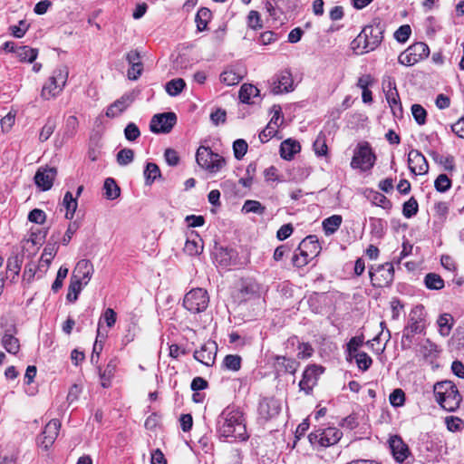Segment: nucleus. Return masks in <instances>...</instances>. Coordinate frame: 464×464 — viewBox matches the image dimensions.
<instances>
[{"label": "nucleus", "mask_w": 464, "mask_h": 464, "mask_svg": "<svg viewBox=\"0 0 464 464\" xmlns=\"http://www.w3.org/2000/svg\"><path fill=\"white\" fill-rule=\"evenodd\" d=\"M384 24L381 18L375 17L372 23L365 25L361 33L353 40V50L359 54H363L375 50L382 42Z\"/></svg>", "instance_id": "f257e3e1"}, {"label": "nucleus", "mask_w": 464, "mask_h": 464, "mask_svg": "<svg viewBox=\"0 0 464 464\" xmlns=\"http://www.w3.org/2000/svg\"><path fill=\"white\" fill-rule=\"evenodd\" d=\"M218 430L221 436L245 440L247 439L243 414L234 408L225 409L218 418Z\"/></svg>", "instance_id": "f03ea898"}, {"label": "nucleus", "mask_w": 464, "mask_h": 464, "mask_svg": "<svg viewBox=\"0 0 464 464\" xmlns=\"http://www.w3.org/2000/svg\"><path fill=\"white\" fill-rule=\"evenodd\" d=\"M433 392L437 402L447 411H454L459 408L461 396L452 382H437L434 385Z\"/></svg>", "instance_id": "7ed1b4c3"}, {"label": "nucleus", "mask_w": 464, "mask_h": 464, "mask_svg": "<svg viewBox=\"0 0 464 464\" xmlns=\"http://www.w3.org/2000/svg\"><path fill=\"white\" fill-rule=\"evenodd\" d=\"M425 329V314L422 305H417L411 310L409 321L402 331L401 347L411 348L413 342V335L421 334Z\"/></svg>", "instance_id": "20e7f679"}, {"label": "nucleus", "mask_w": 464, "mask_h": 464, "mask_svg": "<svg viewBox=\"0 0 464 464\" xmlns=\"http://www.w3.org/2000/svg\"><path fill=\"white\" fill-rule=\"evenodd\" d=\"M69 71L66 66H60L53 70L42 88L41 97L46 101L57 97L65 87Z\"/></svg>", "instance_id": "39448f33"}, {"label": "nucleus", "mask_w": 464, "mask_h": 464, "mask_svg": "<svg viewBox=\"0 0 464 464\" xmlns=\"http://www.w3.org/2000/svg\"><path fill=\"white\" fill-rule=\"evenodd\" d=\"M376 161V155L368 141H360L353 150L351 168L368 171L372 169Z\"/></svg>", "instance_id": "423d86ee"}, {"label": "nucleus", "mask_w": 464, "mask_h": 464, "mask_svg": "<svg viewBox=\"0 0 464 464\" xmlns=\"http://www.w3.org/2000/svg\"><path fill=\"white\" fill-rule=\"evenodd\" d=\"M196 161L199 167L210 173L218 172L226 164L223 157L214 153L209 147L200 146L196 153Z\"/></svg>", "instance_id": "0eeeda50"}, {"label": "nucleus", "mask_w": 464, "mask_h": 464, "mask_svg": "<svg viewBox=\"0 0 464 464\" xmlns=\"http://www.w3.org/2000/svg\"><path fill=\"white\" fill-rule=\"evenodd\" d=\"M209 304V296L207 290L197 287L188 291L183 299V306L191 314L204 312Z\"/></svg>", "instance_id": "6e6552de"}, {"label": "nucleus", "mask_w": 464, "mask_h": 464, "mask_svg": "<svg viewBox=\"0 0 464 464\" xmlns=\"http://www.w3.org/2000/svg\"><path fill=\"white\" fill-rule=\"evenodd\" d=\"M343 432L335 427H328L311 432L308 436L310 443L314 447H330L336 444L342 438Z\"/></svg>", "instance_id": "1a4fd4ad"}, {"label": "nucleus", "mask_w": 464, "mask_h": 464, "mask_svg": "<svg viewBox=\"0 0 464 464\" xmlns=\"http://www.w3.org/2000/svg\"><path fill=\"white\" fill-rule=\"evenodd\" d=\"M429 54V46L422 42H417L399 55L398 62L402 65L411 66L427 58Z\"/></svg>", "instance_id": "9d476101"}, {"label": "nucleus", "mask_w": 464, "mask_h": 464, "mask_svg": "<svg viewBox=\"0 0 464 464\" xmlns=\"http://www.w3.org/2000/svg\"><path fill=\"white\" fill-rule=\"evenodd\" d=\"M268 82L269 92L274 95L288 93L295 90L293 76L289 70L275 74Z\"/></svg>", "instance_id": "9b49d317"}, {"label": "nucleus", "mask_w": 464, "mask_h": 464, "mask_svg": "<svg viewBox=\"0 0 464 464\" xmlns=\"http://www.w3.org/2000/svg\"><path fill=\"white\" fill-rule=\"evenodd\" d=\"M372 285L374 287H387L394 279V268L392 263H385L377 266L374 272L369 271Z\"/></svg>", "instance_id": "f8f14e48"}, {"label": "nucleus", "mask_w": 464, "mask_h": 464, "mask_svg": "<svg viewBox=\"0 0 464 464\" xmlns=\"http://www.w3.org/2000/svg\"><path fill=\"white\" fill-rule=\"evenodd\" d=\"M177 122L174 112L155 114L150 121V129L153 133H169Z\"/></svg>", "instance_id": "ddd939ff"}, {"label": "nucleus", "mask_w": 464, "mask_h": 464, "mask_svg": "<svg viewBox=\"0 0 464 464\" xmlns=\"http://www.w3.org/2000/svg\"><path fill=\"white\" fill-rule=\"evenodd\" d=\"M382 85L385 98L392 111L393 115L396 117H401L402 114V106L396 87L395 80L389 77L386 81L383 82Z\"/></svg>", "instance_id": "4468645a"}, {"label": "nucleus", "mask_w": 464, "mask_h": 464, "mask_svg": "<svg viewBox=\"0 0 464 464\" xmlns=\"http://www.w3.org/2000/svg\"><path fill=\"white\" fill-rule=\"evenodd\" d=\"M218 352V345L214 341H208L199 350L194 352L193 357L195 360L206 366H212L215 363Z\"/></svg>", "instance_id": "2eb2a0df"}, {"label": "nucleus", "mask_w": 464, "mask_h": 464, "mask_svg": "<svg viewBox=\"0 0 464 464\" xmlns=\"http://www.w3.org/2000/svg\"><path fill=\"white\" fill-rule=\"evenodd\" d=\"M17 329L14 324L5 325L1 343L7 353L16 354L20 351V342L15 337Z\"/></svg>", "instance_id": "dca6fc26"}, {"label": "nucleus", "mask_w": 464, "mask_h": 464, "mask_svg": "<svg viewBox=\"0 0 464 464\" xmlns=\"http://www.w3.org/2000/svg\"><path fill=\"white\" fill-rule=\"evenodd\" d=\"M408 165L411 172L414 175H424L429 171V164L426 158L417 150H410Z\"/></svg>", "instance_id": "f3484780"}, {"label": "nucleus", "mask_w": 464, "mask_h": 464, "mask_svg": "<svg viewBox=\"0 0 464 464\" xmlns=\"http://www.w3.org/2000/svg\"><path fill=\"white\" fill-rule=\"evenodd\" d=\"M271 119L268 124L263 129V136L272 139L276 136L279 126L283 123L282 108L278 104L273 105L270 111Z\"/></svg>", "instance_id": "a211bd4d"}, {"label": "nucleus", "mask_w": 464, "mask_h": 464, "mask_svg": "<svg viewBox=\"0 0 464 464\" xmlns=\"http://www.w3.org/2000/svg\"><path fill=\"white\" fill-rule=\"evenodd\" d=\"M61 428V422L56 420H51L44 427L42 436L39 440L40 446L44 450H48L55 441L59 430Z\"/></svg>", "instance_id": "6ab92c4d"}, {"label": "nucleus", "mask_w": 464, "mask_h": 464, "mask_svg": "<svg viewBox=\"0 0 464 464\" xmlns=\"http://www.w3.org/2000/svg\"><path fill=\"white\" fill-rule=\"evenodd\" d=\"M134 102V96L131 93H124L110 106L107 107L105 115L108 118H116L124 112Z\"/></svg>", "instance_id": "aec40b11"}, {"label": "nucleus", "mask_w": 464, "mask_h": 464, "mask_svg": "<svg viewBox=\"0 0 464 464\" xmlns=\"http://www.w3.org/2000/svg\"><path fill=\"white\" fill-rule=\"evenodd\" d=\"M389 446L396 461L402 463L410 455L409 447L398 435L391 436Z\"/></svg>", "instance_id": "412c9836"}, {"label": "nucleus", "mask_w": 464, "mask_h": 464, "mask_svg": "<svg viewBox=\"0 0 464 464\" xmlns=\"http://www.w3.org/2000/svg\"><path fill=\"white\" fill-rule=\"evenodd\" d=\"M56 174L55 168L39 169L35 173L34 182L43 191H47L52 188Z\"/></svg>", "instance_id": "4be33fe9"}, {"label": "nucleus", "mask_w": 464, "mask_h": 464, "mask_svg": "<svg viewBox=\"0 0 464 464\" xmlns=\"http://www.w3.org/2000/svg\"><path fill=\"white\" fill-rule=\"evenodd\" d=\"M296 251L304 253V256L314 258L318 256L321 251V246L316 236H308L301 241Z\"/></svg>", "instance_id": "5701e85b"}, {"label": "nucleus", "mask_w": 464, "mask_h": 464, "mask_svg": "<svg viewBox=\"0 0 464 464\" xmlns=\"http://www.w3.org/2000/svg\"><path fill=\"white\" fill-rule=\"evenodd\" d=\"M93 272L94 268L91 261L88 259H81L76 264L72 276L83 281V284H88Z\"/></svg>", "instance_id": "b1692460"}, {"label": "nucleus", "mask_w": 464, "mask_h": 464, "mask_svg": "<svg viewBox=\"0 0 464 464\" xmlns=\"http://www.w3.org/2000/svg\"><path fill=\"white\" fill-rule=\"evenodd\" d=\"M318 368L316 366L307 367L303 372L302 379L299 382L300 390L306 394L310 393L316 384Z\"/></svg>", "instance_id": "393cba45"}, {"label": "nucleus", "mask_w": 464, "mask_h": 464, "mask_svg": "<svg viewBox=\"0 0 464 464\" xmlns=\"http://www.w3.org/2000/svg\"><path fill=\"white\" fill-rule=\"evenodd\" d=\"M299 366V362L295 359L286 358L285 356L276 357L274 362V367L277 375L283 373L294 374Z\"/></svg>", "instance_id": "a878e982"}, {"label": "nucleus", "mask_w": 464, "mask_h": 464, "mask_svg": "<svg viewBox=\"0 0 464 464\" xmlns=\"http://www.w3.org/2000/svg\"><path fill=\"white\" fill-rule=\"evenodd\" d=\"M24 261V256L19 254L11 255L6 261V276L14 280L19 275Z\"/></svg>", "instance_id": "bb28decb"}, {"label": "nucleus", "mask_w": 464, "mask_h": 464, "mask_svg": "<svg viewBox=\"0 0 464 464\" xmlns=\"http://www.w3.org/2000/svg\"><path fill=\"white\" fill-rule=\"evenodd\" d=\"M56 253H57V246L55 244L46 245L43 250V253H42V256H41V258L39 261L38 269L43 270V273H45L48 270V268L52 263V260L55 256Z\"/></svg>", "instance_id": "cd10ccee"}, {"label": "nucleus", "mask_w": 464, "mask_h": 464, "mask_svg": "<svg viewBox=\"0 0 464 464\" xmlns=\"http://www.w3.org/2000/svg\"><path fill=\"white\" fill-rule=\"evenodd\" d=\"M301 150L298 141L288 139L284 140L280 146V155L284 160H290Z\"/></svg>", "instance_id": "c85d7f7f"}, {"label": "nucleus", "mask_w": 464, "mask_h": 464, "mask_svg": "<svg viewBox=\"0 0 464 464\" xmlns=\"http://www.w3.org/2000/svg\"><path fill=\"white\" fill-rule=\"evenodd\" d=\"M365 195L372 201V203L377 207H381L386 210H390L392 208V203L391 200L378 191L373 189H366Z\"/></svg>", "instance_id": "c756f323"}, {"label": "nucleus", "mask_w": 464, "mask_h": 464, "mask_svg": "<svg viewBox=\"0 0 464 464\" xmlns=\"http://www.w3.org/2000/svg\"><path fill=\"white\" fill-rule=\"evenodd\" d=\"M243 75L244 72L242 70L227 69L220 74V81L227 86H232L237 84L242 80Z\"/></svg>", "instance_id": "7c9ffc66"}, {"label": "nucleus", "mask_w": 464, "mask_h": 464, "mask_svg": "<svg viewBox=\"0 0 464 464\" xmlns=\"http://www.w3.org/2000/svg\"><path fill=\"white\" fill-rule=\"evenodd\" d=\"M203 251V241L196 235L193 238H188L185 246L184 252L189 256H198Z\"/></svg>", "instance_id": "2f4dec72"}, {"label": "nucleus", "mask_w": 464, "mask_h": 464, "mask_svg": "<svg viewBox=\"0 0 464 464\" xmlns=\"http://www.w3.org/2000/svg\"><path fill=\"white\" fill-rule=\"evenodd\" d=\"M259 94V90L252 85L244 83L239 90V99L243 103L250 104L252 103V99L256 97Z\"/></svg>", "instance_id": "473e14b6"}, {"label": "nucleus", "mask_w": 464, "mask_h": 464, "mask_svg": "<svg viewBox=\"0 0 464 464\" xmlns=\"http://www.w3.org/2000/svg\"><path fill=\"white\" fill-rule=\"evenodd\" d=\"M88 284H83V281L71 276L70 285L68 287L67 300L69 302H75L82 288Z\"/></svg>", "instance_id": "72a5a7b5"}, {"label": "nucleus", "mask_w": 464, "mask_h": 464, "mask_svg": "<svg viewBox=\"0 0 464 464\" xmlns=\"http://www.w3.org/2000/svg\"><path fill=\"white\" fill-rule=\"evenodd\" d=\"M63 206L66 208L65 218L72 219L78 207L77 198H74L70 191L64 194Z\"/></svg>", "instance_id": "f704fd0d"}, {"label": "nucleus", "mask_w": 464, "mask_h": 464, "mask_svg": "<svg viewBox=\"0 0 464 464\" xmlns=\"http://www.w3.org/2000/svg\"><path fill=\"white\" fill-rule=\"evenodd\" d=\"M343 218L340 215H333L323 221V228L326 236L336 232L342 224Z\"/></svg>", "instance_id": "c9c22d12"}, {"label": "nucleus", "mask_w": 464, "mask_h": 464, "mask_svg": "<svg viewBox=\"0 0 464 464\" xmlns=\"http://www.w3.org/2000/svg\"><path fill=\"white\" fill-rule=\"evenodd\" d=\"M104 197L109 200H113L120 197L121 188L112 178H107L103 184Z\"/></svg>", "instance_id": "e433bc0d"}, {"label": "nucleus", "mask_w": 464, "mask_h": 464, "mask_svg": "<svg viewBox=\"0 0 464 464\" xmlns=\"http://www.w3.org/2000/svg\"><path fill=\"white\" fill-rule=\"evenodd\" d=\"M430 156L432 158V160L443 166L444 169L445 170H448V171H453L455 169V164H454V157L453 156H443V155H440L435 151H431L430 152Z\"/></svg>", "instance_id": "4c0bfd02"}, {"label": "nucleus", "mask_w": 464, "mask_h": 464, "mask_svg": "<svg viewBox=\"0 0 464 464\" xmlns=\"http://www.w3.org/2000/svg\"><path fill=\"white\" fill-rule=\"evenodd\" d=\"M437 324L440 334L442 336H448L453 325V317L450 314H443L439 317Z\"/></svg>", "instance_id": "58836bf2"}, {"label": "nucleus", "mask_w": 464, "mask_h": 464, "mask_svg": "<svg viewBox=\"0 0 464 464\" xmlns=\"http://www.w3.org/2000/svg\"><path fill=\"white\" fill-rule=\"evenodd\" d=\"M216 261L223 266H227L231 264V260L234 256L233 250L224 247L216 248L214 253Z\"/></svg>", "instance_id": "ea45409f"}, {"label": "nucleus", "mask_w": 464, "mask_h": 464, "mask_svg": "<svg viewBox=\"0 0 464 464\" xmlns=\"http://www.w3.org/2000/svg\"><path fill=\"white\" fill-rule=\"evenodd\" d=\"M212 16L211 11L207 7H201L196 14V23L198 30L202 32L207 28L208 23Z\"/></svg>", "instance_id": "a19ab883"}, {"label": "nucleus", "mask_w": 464, "mask_h": 464, "mask_svg": "<svg viewBox=\"0 0 464 464\" xmlns=\"http://www.w3.org/2000/svg\"><path fill=\"white\" fill-rule=\"evenodd\" d=\"M160 170L156 163L149 162L144 169L145 184L151 185L158 178H160Z\"/></svg>", "instance_id": "79ce46f5"}, {"label": "nucleus", "mask_w": 464, "mask_h": 464, "mask_svg": "<svg viewBox=\"0 0 464 464\" xmlns=\"http://www.w3.org/2000/svg\"><path fill=\"white\" fill-rule=\"evenodd\" d=\"M15 53L20 61L28 63H33L38 55L36 49L30 48L26 45L19 46Z\"/></svg>", "instance_id": "37998d69"}, {"label": "nucleus", "mask_w": 464, "mask_h": 464, "mask_svg": "<svg viewBox=\"0 0 464 464\" xmlns=\"http://www.w3.org/2000/svg\"><path fill=\"white\" fill-rule=\"evenodd\" d=\"M186 86V82L181 78L173 79L166 83L165 90L170 96L179 95Z\"/></svg>", "instance_id": "c03bdc74"}, {"label": "nucleus", "mask_w": 464, "mask_h": 464, "mask_svg": "<svg viewBox=\"0 0 464 464\" xmlns=\"http://www.w3.org/2000/svg\"><path fill=\"white\" fill-rule=\"evenodd\" d=\"M241 357L237 354H227L222 362V366L228 371L237 372L241 367Z\"/></svg>", "instance_id": "a18cd8bd"}, {"label": "nucleus", "mask_w": 464, "mask_h": 464, "mask_svg": "<svg viewBox=\"0 0 464 464\" xmlns=\"http://www.w3.org/2000/svg\"><path fill=\"white\" fill-rule=\"evenodd\" d=\"M424 284L427 288L431 290H440L444 287V281L441 276L434 273L426 275Z\"/></svg>", "instance_id": "49530a36"}, {"label": "nucleus", "mask_w": 464, "mask_h": 464, "mask_svg": "<svg viewBox=\"0 0 464 464\" xmlns=\"http://www.w3.org/2000/svg\"><path fill=\"white\" fill-rule=\"evenodd\" d=\"M314 150L317 156H326L328 153V147L326 144V136L324 132H320L313 144Z\"/></svg>", "instance_id": "de8ad7c7"}, {"label": "nucleus", "mask_w": 464, "mask_h": 464, "mask_svg": "<svg viewBox=\"0 0 464 464\" xmlns=\"http://www.w3.org/2000/svg\"><path fill=\"white\" fill-rule=\"evenodd\" d=\"M419 210L418 201L414 197L410 198L409 200L405 201L402 206V214L406 218L414 217Z\"/></svg>", "instance_id": "09e8293b"}, {"label": "nucleus", "mask_w": 464, "mask_h": 464, "mask_svg": "<svg viewBox=\"0 0 464 464\" xmlns=\"http://www.w3.org/2000/svg\"><path fill=\"white\" fill-rule=\"evenodd\" d=\"M434 188L438 192L445 193L451 188V180L446 174H440L434 181Z\"/></svg>", "instance_id": "8fccbe9b"}, {"label": "nucleus", "mask_w": 464, "mask_h": 464, "mask_svg": "<svg viewBox=\"0 0 464 464\" xmlns=\"http://www.w3.org/2000/svg\"><path fill=\"white\" fill-rule=\"evenodd\" d=\"M352 357L355 359L358 368L363 372L367 371L372 363V358L364 352L354 353Z\"/></svg>", "instance_id": "3c124183"}, {"label": "nucleus", "mask_w": 464, "mask_h": 464, "mask_svg": "<svg viewBox=\"0 0 464 464\" xmlns=\"http://www.w3.org/2000/svg\"><path fill=\"white\" fill-rule=\"evenodd\" d=\"M266 419H271L277 414H279L281 411V403L278 400L275 398H269L266 400Z\"/></svg>", "instance_id": "603ef678"}, {"label": "nucleus", "mask_w": 464, "mask_h": 464, "mask_svg": "<svg viewBox=\"0 0 464 464\" xmlns=\"http://www.w3.org/2000/svg\"><path fill=\"white\" fill-rule=\"evenodd\" d=\"M56 128L55 121L53 120L48 119L44 126L42 128L40 134H39V140L41 142L46 141L51 135L53 133L54 130Z\"/></svg>", "instance_id": "864d4df0"}, {"label": "nucleus", "mask_w": 464, "mask_h": 464, "mask_svg": "<svg viewBox=\"0 0 464 464\" xmlns=\"http://www.w3.org/2000/svg\"><path fill=\"white\" fill-rule=\"evenodd\" d=\"M134 152L130 149H122L117 154V162L121 166H126L133 161Z\"/></svg>", "instance_id": "5fc2aeb1"}, {"label": "nucleus", "mask_w": 464, "mask_h": 464, "mask_svg": "<svg viewBox=\"0 0 464 464\" xmlns=\"http://www.w3.org/2000/svg\"><path fill=\"white\" fill-rule=\"evenodd\" d=\"M247 143L243 139H238L233 143V152L237 160H241L247 151Z\"/></svg>", "instance_id": "6e6d98bb"}, {"label": "nucleus", "mask_w": 464, "mask_h": 464, "mask_svg": "<svg viewBox=\"0 0 464 464\" xmlns=\"http://www.w3.org/2000/svg\"><path fill=\"white\" fill-rule=\"evenodd\" d=\"M411 113L415 120V121L419 125H423L426 122L427 111L420 104H413L411 106Z\"/></svg>", "instance_id": "4d7b16f0"}, {"label": "nucleus", "mask_w": 464, "mask_h": 464, "mask_svg": "<svg viewBox=\"0 0 464 464\" xmlns=\"http://www.w3.org/2000/svg\"><path fill=\"white\" fill-rule=\"evenodd\" d=\"M116 364L113 361H111L102 373H100L102 379V385L106 388L110 386L111 378L113 376Z\"/></svg>", "instance_id": "13d9d810"}, {"label": "nucleus", "mask_w": 464, "mask_h": 464, "mask_svg": "<svg viewBox=\"0 0 464 464\" xmlns=\"http://www.w3.org/2000/svg\"><path fill=\"white\" fill-rule=\"evenodd\" d=\"M390 403L393 407H401L405 402V393L401 389H395L389 397Z\"/></svg>", "instance_id": "bf43d9fd"}, {"label": "nucleus", "mask_w": 464, "mask_h": 464, "mask_svg": "<svg viewBox=\"0 0 464 464\" xmlns=\"http://www.w3.org/2000/svg\"><path fill=\"white\" fill-rule=\"evenodd\" d=\"M78 124V120L75 116H69L65 122L64 136L72 138L76 133Z\"/></svg>", "instance_id": "052dcab7"}, {"label": "nucleus", "mask_w": 464, "mask_h": 464, "mask_svg": "<svg viewBox=\"0 0 464 464\" xmlns=\"http://www.w3.org/2000/svg\"><path fill=\"white\" fill-rule=\"evenodd\" d=\"M420 353L424 357H433L438 353V346L427 339L420 345Z\"/></svg>", "instance_id": "680f3d73"}, {"label": "nucleus", "mask_w": 464, "mask_h": 464, "mask_svg": "<svg viewBox=\"0 0 464 464\" xmlns=\"http://www.w3.org/2000/svg\"><path fill=\"white\" fill-rule=\"evenodd\" d=\"M411 29L409 24L401 25L394 33V38L399 43H405L411 36Z\"/></svg>", "instance_id": "e2e57ef3"}, {"label": "nucleus", "mask_w": 464, "mask_h": 464, "mask_svg": "<svg viewBox=\"0 0 464 464\" xmlns=\"http://www.w3.org/2000/svg\"><path fill=\"white\" fill-rule=\"evenodd\" d=\"M29 25L24 20H21L18 24L11 25L9 31L16 38H22L27 32Z\"/></svg>", "instance_id": "0e129e2a"}, {"label": "nucleus", "mask_w": 464, "mask_h": 464, "mask_svg": "<svg viewBox=\"0 0 464 464\" xmlns=\"http://www.w3.org/2000/svg\"><path fill=\"white\" fill-rule=\"evenodd\" d=\"M68 275V268L65 266H61L57 272L56 278L54 282L52 285V290L53 292H57L59 289L62 288L63 280L66 278Z\"/></svg>", "instance_id": "69168bd1"}, {"label": "nucleus", "mask_w": 464, "mask_h": 464, "mask_svg": "<svg viewBox=\"0 0 464 464\" xmlns=\"http://www.w3.org/2000/svg\"><path fill=\"white\" fill-rule=\"evenodd\" d=\"M124 135L126 140L134 141L140 136V131L135 123L130 122L124 129Z\"/></svg>", "instance_id": "338daca9"}, {"label": "nucleus", "mask_w": 464, "mask_h": 464, "mask_svg": "<svg viewBox=\"0 0 464 464\" xmlns=\"http://www.w3.org/2000/svg\"><path fill=\"white\" fill-rule=\"evenodd\" d=\"M28 220L30 222L42 225L46 220V214L42 209L34 208L29 212Z\"/></svg>", "instance_id": "774afa93"}]
</instances>
